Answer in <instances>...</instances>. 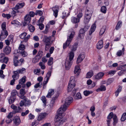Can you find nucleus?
Instances as JSON below:
<instances>
[{"label": "nucleus", "mask_w": 126, "mask_h": 126, "mask_svg": "<svg viewBox=\"0 0 126 126\" xmlns=\"http://www.w3.org/2000/svg\"><path fill=\"white\" fill-rule=\"evenodd\" d=\"M13 73L14 75L12 76V78L16 79H18L19 77L18 74L19 73L18 71L17 70L16 71H14Z\"/></svg>", "instance_id": "nucleus-21"}, {"label": "nucleus", "mask_w": 126, "mask_h": 126, "mask_svg": "<svg viewBox=\"0 0 126 126\" xmlns=\"http://www.w3.org/2000/svg\"><path fill=\"white\" fill-rule=\"evenodd\" d=\"M85 56L84 53H82L80 54L78 57L76 61V63L78 64L81 63L84 58Z\"/></svg>", "instance_id": "nucleus-10"}, {"label": "nucleus", "mask_w": 126, "mask_h": 126, "mask_svg": "<svg viewBox=\"0 0 126 126\" xmlns=\"http://www.w3.org/2000/svg\"><path fill=\"white\" fill-rule=\"evenodd\" d=\"M107 8L105 6H102L101 8V11L103 13H106Z\"/></svg>", "instance_id": "nucleus-44"}, {"label": "nucleus", "mask_w": 126, "mask_h": 126, "mask_svg": "<svg viewBox=\"0 0 126 126\" xmlns=\"http://www.w3.org/2000/svg\"><path fill=\"white\" fill-rule=\"evenodd\" d=\"M25 48V47L23 44H20L19 47V49L20 50H23Z\"/></svg>", "instance_id": "nucleus-59"}, {"label": "nucleus", "mask_w": 126, "mask_h": 126, "mask_svg": "<svg viewBox=\"0 0 126 126\" xmlns=\"http://www.w3.org/2000/svg\"><path fill=\"white\" fill-rule=\"evenodd\" d=\"M77 43H75L74 45L72 46L71 50L72 51L71 52H72L73 51H75L77 49Z\"/></svg>", "instance_id": "nucleus-40"}, {"label": "nucleus", "mask_w": 126, "mask_h": 126, "mask_svg": "<svg viewBox=\"0 0 126 126\" xmlns=\"http://www.w3.org/2000/svg\"><path fill=\"white\" fill-rule=\"evenodd\" d=\"M41 85L42 83L41 82H39L37 83L34 86V87L35 88H37L38 87L41 88L42 87Z\"/></svg>", "instance_id": "nucleus-53"}, {"label": "nucleus", "mask_w": 126, "mask_h": 126, "mask_svg": "<svg viewBox=\"0 0 126 126\" xmlns=\"http://www.w3.org/2000/svg\"><path fill=\"white\" fill-rule=\"evenodd\" d=\"M40 59L37 56H36L32 59V62L34 63H35L38 62Z\"/></svg>", "instance_id": "nucleus-33"}, {"label": "nucleus", "mask_w": 126, "mask_h": 126, "mask_svg": "<svg viewBox=\"0 0 126 126\" xmlns=\"http://www.w3.org/2000/svg\"><path fill=\"white\" fill-rule=\"evenodd\" d=\"M74 98L76 99H81L82 98V97L80 93H77L76 95L75 96Z\"/></svg>", "instance_id": "nucleus-42"}, {"label": "nucleus", "mask_w": 126, "mask_h": 126, "mask_svg": "<svg viewBox=\"0 0 126 126\" xmlns=\"http://www.w3.org/2000/svg\"><path fill=\"white\" fill-rule=\"evenodd\" d=\"M11 51V48L9 46H6L3 49V52L6 54H9Z\"/></svg>", "instance_id": "nucleus-20"}, {"label": "nucleus", "mask_w": 126, "mask_h": 126, "mask_svg": "<svg viewBox=\"0 0 126 126\" xmlns=\"http://www.w3.org/2000/svg\"><path fill=\"white\" fill-rule=\"evenodd\" d=\"M24 5V3L22 2L17 4L15 6V8L16 10H18L22 8Z\"/></svg>", "instance_id": "nucleus-26"}, {"label": "nucleus", "mask_w": 126, "mask_h": 126, "mask_svg": "<svg viewBox=\"0 0 126 126\" xmlns=\"http://www.w3.org/2000/svg\"><path fill=\"white\" fill-rule=\"evenodd\" d=\"M9 60L8 58V57H5L2 60V63H7Z\"/></svg>", "instance_id": "nucleus-56"}, {"label": "nucleus", "mask_w": 126, "mask_h": 126, "mask_svg": "<svg viewBox=\"0 0 126 126\" xmlns=\"http://www.w3.org/2000/svg\"><path fill=\"white\" fill-rule=\"evenodd\" d=\"M24 19L26 24H28L30 23L31 20V17L29 15H26Z\"/></svg>", "instance_id": "nucleus-27"}, {"label": "nucleus", "mask_w": 126, "mask_h": 126, "mask_svg": "<svg viewBox=\"0 0 126 126\" xmlns=\"http://www.w3.org/2000/svg\"><path fill=\"white\" fill-rule=\"evenodd\" d=\"M125 48L123 47L122 49V50H119L116 53V55L118 56H120L121 55L123 52L124 51Z\"/></svg>", "instance_id": "nucleus-35"}, {"label": "nucleus", "mask_w": 126, "mask_h": 126, "mask_svg": "<svg viewBox=\"0 0 126 126\" xmlns=\"http://www.w3.org/2000/svg\"><path fill=\"white\" fill-rule=\"evenodd\" d=\"M92 93V91H85L84 92V94L85 96H87L90 94H91Z\"/></svg>", "instance_id": "nucleus-55"}, {"label": "nucleus", "mask_w": 126, "mask_h": 126, "mask_svg": "<svg viewBox=\"0 0 126 126\" xmlns=\"http://www.w3.org/2000/svg\"><path fill=\"white\" fill-rule=\"evenodd\" d=\"M28 27L29 31L31 32H32L34 31L35 28L31 24H29L28 25Z\"/></svg>", "instance_id": "nucleus-34"}, {"label": "nucleus", "mask_w": 126, "mask_h": 126, "mask_svg": "<svg viewBox=\"0 0 126 126\" xmlns=\"http://www.w3.org/2000/svg\"><path fill=\"white\" fill-rule=\"evenodd\" d=\"M12 11L9 13V14H10L11 16L14 17L16 16V14L17 13H18L19 11L18 10H16L15 7H13L12 9Z\"/></svg>", "instance_id": "nucleus-17"}, {"label": "nucleus", "mask_w": 126, "mask_h": 126, "mask_svg": "<svg viewBox=\"0 0 126 126\" xmlns=\"http://www.w3.org/2000/svg\"><path fill=\"white\" fill-rule=\"evenodd\" d=\"M51 72L50 71H49L47 73L46 76L45 78H46L47 79H49L50 77L51 76Z\"/></svg>", "instance_id": "nucleus-61"}, {"label": "nucleus", "mask_w": 126, "mask_h": 126, "mask_svg": "<svg viewBox=\"0 0 126 126\" xmlns=\"http://www.w3.org/2000/svg\"><path fill=\"white\" fill-rule=\"evenodd\" d=\"M96 28V24H94L91 26V29L89 32V35L90 36V37L87 39L89 40H90L91 39L92 37L91 36V34L92 33L95 31V28Z\"/></svg>", "instance_id": "nucleus-12"}, {"label": "nucleus", "mask_w": 126, "mask_h": 126, "mask_svg": "<svg viewBox=\"0 0 126 126\" xmlns=\"http://www.w3.org/2000/svg\"><path fill=\"white\" fill-rule=\"evenodd\" d=\"M43 14L42 11L41 10H36L35 13V15H39L40 16H41Z\"/></svg>", "instance_id": "nucleus-49"}, {"label": "nucleus", "mask_w": 126, "mask_h": 126, "mask_svg": "<svg viewBox=\"0 0 126 126\" xmlns=\"http://www.w3.org/2000/svg\"><path fill=\"white\" fill-rule=\"evenodd\" d=\"M54 103L53 102H52L51 101H50L48 106V108L49 109L51 110L53 108V106L54 105Z\"/></svg>", "instance_id": "nucleus-45"}, {"label": "nucleus", "mask_w": 126, "mask_h": 126, "mask_svg": "<svg viewBox=\"0 0 126 126\" xmlns=\"http://www.w3.org/2000/svg\"><path fill=\"white\" fill-rule=\"evenodd\" d=\"M71 21L72 23L75 24L78 23L80 21L77 17H76L74 16H72L71 17Z\"/></svg>", "instance_id": "nucleus-23"}, {"label": "nucleus", "mask_w": 126, "mask_h": 126, "mask_svg": "<svg viewBox=\"0 0 126 126\" xmlns=\"http://www.w3.org/2000/svg\"><path fill=\"white\" fill-rule=\"evenodd\" d=\"M91 17H89V16L85 15V18L84 19V23L85 24H87L89 22Z\"/></svg>", "instance_id": "nucleus-28"}, {"label": "nucleus", "mask_w": 126, "mask_h": 126, "mask_svg": "<svg viewBox=\"0 0 126 126\" xmlns=\"http://www.w3.org/2000/svg\"><path fill=\"white\" fill-rule=\"evenodd\" d=\"M126 119V112L124 113L123 114L121 118V120L122 121H124Z\"/></svg>", "instance_id": "nucleus-46"}, {"label": "nucleus", "mask_w": 126, "mask_h": 126, "mask_svg": "<svg viewBox=\"0 0 126 126\" xmlns=\"http://www.w3.org/2000/svg\"><path fill=\"white\" fill-rule=\"evenodd\" d=\"M14 53L15 54L14 55V65L15 66H17L18 65H21L22 64V63L24 61V59L21 58L19 61H18V57L17 55H18L19 53L16 50L14 51Z\"/></svg>", "instance_id": "nucleus-5"}, {"label": "nucleus", "mask_w": 126, "mask_h": 126, "mask_svg": "<svg viewBox=\"0 0 126 126\" xmlns=\"http://www.w3.org/2000/svg\"><path fill=\"white\" fill-rule=\"evenodd\" d=\"M57 114L55 116V118L54 125L55 126H59L63 124L65 122L63 117L65 115V113L63 112L61 109H59L57 111Z\"/></svg>", "instance_id": "nucleus-1"}, {"label": "nucleus", "mask_w": 126, "mask_h": 126, "mask_svg": "<svg viewBox=\"0 0 126 126\" xmlns=\"http://www.w3.org/2000/svg\"><path fill=\"white\" fill-rule=\"evenodd\" d=\"M31 105V102L30 100L28 99H25L24 101L22 100L19 103L20 106L22 107L24 105L26 107H29Z\"/></svg>", "instance_id": "nucleus-8"}, {"label": "nucleus", "mask_w": 126, "mask_h": 126, "mask_svg": "<svg viewBox=\"0 0 126 126\" xmlns=\"http://www.w3.org/2000/svg\"><path fill=\"white\" fill-rule=\"evenodd\" d=\"M6 23L4 22L1 25V28L2 30L1 31H7L6 30Z\"/></svg>", "instance_id": "nucleus-48"}, {"label": "nucleus", "mask_w": 126, "mask_h": 126, "mask_svg": "<svg viewBox=\"0 0 126 126\" xmlns=\"http://www.w3.org/2000/svg\"><path fill=\"white\" fill-rule=\"evenodd\" d=\"M41 99L43 103V105L45 106H46V99L45 97V96H43L41 98Z\"/></svg>", "instance_id": "nucleus-32"}, {"label": "nucleus", "mask_w": 126, "mask_h": 126, "mask_svg": "<svg viewBox=\"0 0 126 126\" xmlns=\"http://www.w3.org/2000/svg\"><path fill=\"white\" fill-rule=\"evenodd\" d=\"M122 24V23L121 21H118L116 27V30H118L120 28Z\"/></svg>", "instance_id": "nucleus-37"}, {"label": "nucleus", "mask_w": 126, "mask_h": 126, "mask_svg": "<svg viewBox=\"0 0 126 126\" xmlns=\"http://www.w3.org/2000/svg\"><path fill=\"white\" fill-rule=\"evenodd\" d=\"M97 49H100L103 47V42L102 40H100L97 43Z\"/></svg>", "instance_id": "nucleus-22"}, {"label": "nucleus", "mask_w": 126, "mask_h": 126, "mask_svg": "<svg viewBox=\"0 0 126 126\" xmlns=\"http://www.w3.org/2000/svg\"><path fill=\"white\" fill-rule=\"evenodd\" d=\"M104 74V73L102 72H100L97 74L94 75L93 76V78L95 79L99 80L102 78Z\"/></svg>", "instance_id": "nucleus-13"}, {"label": "nucleus", "mask_w": 126, "mask_h": 126, "mask_svg": "<svg viewBox=\"0 0 126 126\" xmlns=\"http://www.w3.org/2000/svg\"><path fill=\"white\" fill-rule=\"evenodd\" d=\"M20 53L21 54L22 56L23 57H25L27 56L28 55V53H27L24 51H21L20 52Z\"/></svg>", "instance_id": "nucleus-58"}, {"label": "nucleus", "mask_w": 126, "mask_h": 126, "mask_svg": "<svg viewBox=\"0 0 126 126\" xmlns=\"http://www.w3.org/2000/svg\"><path fill=\"white\" fill-rule=\"evenodd\" d=\"M39 65L40 66L41 69H45L46 66L45 65V63L42 62H40L39 63Z\"/></svg>", "instance_id": "nucleus-39"}, {"label": "nucleus", "mask_w": 126, "mask_h": 126, "mask_svg": "<svg viewBox=\"0 0 126 126\" xmlns=\"http://www.w3.org/2000/svg\"><path fill=\"white\" fill-rule=\"evenodd\" d=\"M106 29V27L105 26H103L99 32V34L100 35L103 34L104 33Z\"/></svg>", "instance_id": "nucleus-31"}, {"label": "nucleus", "mask_w": 126, "mask_h": 126, "mask_svg": "<svg viewBox=\"0 0 126 126\" xmlns=\"http://www.w3.org/2000/svg\"><path fill=\"white\" fill-rule=\"evenodd\" d=\"M17 94V92L16 90H13L11 94V95L10 96L11 97H15L16 95Z\"/></svg>", "instance_id": "nucleus-36"}, {"label": "nucleus", "mask_w": 126, "mask_h": 126, "mask_svg": "<svg viewBox=\"0 0 126 126\" xmlns=\"http://www.w3.org/2000/svg\"><path fill=\"white\" fill-rule=\"evenodd\" d=\"M59 7L58 6L56 5L52 8V11L53 12V15L55 17H56L58 16Z\"/></svg>", "instance_id": "nucleus-14"}, {"label": "nucleus", "mask_w": 126, "mask_h": 126, "mask_svg": "<svg viewBox=\"0 0 126 126\" xmlns=\"http://www.w3.org/2000/svg\"><path fill=\"white\" fill-rule=\"evenodd\" d=\"M54 93V90L53 89H50L49 90L48 93L46 97L47 98H50L51 96L53 95Z\"/></svg>", "instance_id": "nucleus-24"}, {"label": "nucleus", "mask_w": 126, "mask_h": 126, "mask_svg": "<svg viewBox=\"0 0 126 126\" xmlns=\"http://www.w3.org/2000/svg\"><path fill=\"white\" fill-rule=\"evenodd\" d=\"M13 36L12 35H11L9 36L8 40L10 42H12L13 41Z\"/></svg>", "instance_id": "nucleus-54"}, {"label": "nucleus", "mask_w": 126, "mask_h": 126, "mask_svg": "<svg viewBox=\"0 0 126 126\" xmlns=\"http://www.w3.org/2000/svg\"><path fill=\"white\" fill-rule=\"evenodd\" d=\"M16 98V97H10V98L8 99L9 103L10 104H11L13 103L15 101Z\"/></svg>", "instance_id": "nucleus-38"}, {"label": "nucleus", "mask_w": 126, "mask_h": 126, "mask_svg": "<svg viewBox=\"0 0 126 126\" xmlns=\"http://www.w3.org/2000/svg\"><path fill=\"white\" fill-rule=\"evenodd\" d=\"M93 12V10L87 9L85 11V15L89 16V17H91Z\"/></svg>", "instance_id": "nucleus-19"}, {"label": "nucleus", "mask_w": 126, "mask_h": 126, "mask_svg": "<svg viewBox=\"0 0 126 126\" xmlns=\"http://www.w3.org/2000/svg\"><path fill=\"white\" fill-rule=\"evenodd\" d=\"M69 58H67L65 62V66L66 69L68 70L70 68L72 63V61L74 57V53L70 52L68 54Z\"/></svg>", "instance_id": "nucleus-3"}, {"label": "nucleus", "mask_w": 126, "mask_h": 126, "mask_svg": "<svg viewBox=\"0 0 126 126\" xmlns=\"http://www.w3.org/2000/svg\"><path fill=\"white\" fill-rule=\"evenodd\" d=\"M122 87L120 86H119L118 88L115 92V95L116 96H118L119 94L122 90Z\"/></svg>", "instance_id": "nucleus-30"}, {"label": "nucleus", "mask_w": 126, "mask_h": 126, "mask_svg": "<svg viewBox=\"0 0 126 126\" xmlns=\"http://www.w3.org/2000/svg\"><path fill=\"white\" fill-rule=\"evenodd\" d=\"M113 124L114 125H115L117 123L118 121L117 116L115 115H114L113 118Z\"/></svg>", "instance_id": "nucleus-41"}, {"label": "nucleus", "mask_w": 126, "mask_h": 126, "mask_svg": "<svg viewBox=\"0 0 126 126\" xmlns=\"http://www.w3.org/2000/svg\"><path fill=\"white\" fill-rule=\"evenodd\" d=\"M44 17L43 16H42L41 17L38 21V23H42L43 22L44 20Z\"/></svg>", "instance_id": "nucleus-60"}, {"label": "nucleus", "mask_w": 126, "mask_h": 126, "mask_svg": "<svg viewBox=\"0 0 126 126\" xmlns=\"http://www.w3.org/2000/svg\"><path fill=\"white\" fill-rule=\"evenodd\" d=\"M29 112V110H27L25 111L24 112H22L21 113V115L24 116H26L27 114H28Z\"/></svg>", "instance_id": "nucleus-63"}, {"label": "nucleus", "mask_w": 126, "mask_h": 126, "mask_svg": "<svg viewBox=\"0 0 126 126\" xmlns=\"http://www.w3.org/2000/svg\"><path fill=\"white\" fill-rule=\"evenodd\" d=\"M106 87L104 85H102L100 86L99 88L96 90V91L97 92L105 91L106 90Z\"/></svg>", "instance_id": "nucleus-25"}, {"label": "nucleus", "mask_w": 126, "mask_h": 126, "mask_svg": "<svg viewBox=\"0 0 126 126\" xmlns=\"http://www.w3.org/2000/svg\"><path fill=\"white\" fill-rule=\"evenodd\" d=\"M75 86V78L74 76L71 77L68 87V92L72 91L73 88Z\"/></svg>", "instance_id": "nucleus-6"}, {"label": "nucleus", "mask_w": 126, "mask_h": 126, "mask_svg": "<svg viewBox=\"0 0 126 126\" xmlns=\"http://www.w3.org/2000/svg\"><path fill=\"white\" fill-rule=\"evenodd\" d=\"M8 35V33L7 31H1V33L0 35V40L1 41H3Z\"/></svg>", "instance_id": "nucleus-11"}, {"label": "nucleus", "mask_w": 126, "mask_h": 126, "mask_svg": "<svg viewBox=\"0 0 126 126\" xmlns=\"http://www.w3.org/2000/svg\"><path fill=\"white\" fill-rule=\"evenodd\" d=\"M54 39V37L52 36L47 37L45 36L43 38V41L45 44L52 45Z\"/></svg>", "instance_id": "nucleus-7"}, {"label": "nucleus", "mask_w": 126, "mask_h": 126, "mask_svg": "<svg viewBox=\"0 0 126 126\" xmlns=\"http://www.w3.org/2000/svg\"><path fill=\"white\" fill-rule=\"evenodd\" d=\"M114 115L113 114V113L111 112L108 115L107 117V119H111L112 117H113Z\"/></svg>", "instance_id": "nucleus-57"}, {"label": "nucleus", "mask_w": 126, "mask_h": 126, "mask_svg": "<svg viewBox=\"0 0 126 126\" xmlns=\"http://www.w3.org/2000/svg\"><path fill=\"white\" fill-rule=\"evenodd\" d=\"M43 54V52L42 51H39L36 56L41 59L42 57Z\"/></svg>", "instance_id": "nucleus-47"}, {"label": "nucleus", "mask_w": 126, "mask_h": 126, "mask_svg": "<svg viewBox=\"0 0 126 126\" xmlns=\"http://www.w3.org/2000/svg\"><path fill=\"white\" fill-rule=\"evenodd\" d=\"M45 50L46 51H47L48 50L50 47L52 45L50 44H45Z\"/></svg>", "instance_id": "nucleus-51"}, {"label": "nucleus", "mask_w": 126, "mask_h": 126, "mask_svg": "<svg viewBox=\"0 0 126 126\" xmlns=\"http://www.w3.org/2000/svg\"><path fill=\"white\" fill-rule=\"evenodd\" d=\"M2 16L5 17L7 18L8 19H9L11 17V16L10 14H5L3 13L2 14Z\"/></svg>", "instance_id": "nucleus-50"}, {"label": "nucleus", "mask_w": 126, "mask_h": 126, "mask_svg": "<svg viewBox=\"0 0 126 126\" xmlns=\"http://www.w3.org/2000/svg\"><path fill=\"white\" fill-rule=\"evenodd\" d=\"M13 121L14 124L16 126L18 125L21 122L20 118L18 116H15L13 120Z\"/></svg>", "instance_id": "nucleus-15"}, {"label": "nucleus", "mask_w": 126, "mask_h": 126, "mask_svg": "<svg viewBox=\"0 0 126 126\" xmlns=\"http://www.w3.org/2000/svg\"><path fill=\"white\" fill-rule=\"evenodd\" d=\"M53 59L52 57H50L48 60L47 62L48 65H51L53 63Z\"/></svg>", "instance_id": "nucleus-43"}, {"label": "nucleus", "mask_w": 126, "mask_h": 126, "mask_svg": "<svg viewBox=\"0 0 126 126\" xmlns=\"http://www.w3.org/2000/svg\"><path fill=\"white\" fill-rule=\"evenodd\" d=\"M19 73L23 74L25 71L26 69L24 68H23L21 69L17 70Z\"/></svg>", "instance_id": "nucleus-52"}, {"label": "nucleus", "mask_w": 126, "mask_h": 126, "mask_svg": "<svg viewBox=\"0 0 126 126\" xmlns=\"http://www.w3.org/2000/svg\"><path fill=\"white\" fill-rule=\"evenodd\" d=\"M73 101V99L72 97H69L67 98L65 100L64 104L62 105L59 109H61V110L63 112L65 111L68 107L72 102Z\"/></svg>", "instance_id": "nucleus-4"}, {"label": "nucleus", "mask_w": 126, "mask_h": 126, "mask_svg": "<svg viewBox=\"0 0 126 126\" xmlns=\"http://www.w3.org/2000/svg\"><path fill=\"white\" fill-rule=\"evenodd\" d=\"M75 33V32L73 29L70 30L69 32V35L68 36L67 40L63 44V48L64 49L66 48L67 46L69 45L73 39Z\"/></svg>", "instance_id": "nucleus-2"}, {"label": "nucleus", "mask_w": 126, "mask_h": 126, "mask_svg": "<svg viewBox=\"0 0 126 126\" xmlns=\"http://www.w3.org/2000/svg\"><path fill=\"white\" fill-rule=\"evenodd\" d=\"M27 34V33H26L24 32L22 33L19 35V37L20 38L22 39H24V41L23 42H27L30 38V35L29 34L26 37H25Z\"/></svg>", "instance_id": "nucleus-9"}, {"label": "nucleus", "mask_w": 126, "mask_h": 126, "mask_svg": "<svg viewBox=\"0 0 126 126\" xmlns=\"http://www.w3.org/2000/svg\"><path fill=\"white\" fill-rule=\"evenodd\" d=\"M94 73L92 71L88 72L86 75V78H91L93 75Z\"/></svg>", "instance_id": "nucleus-29"}, {"label": "nucleus", "mask_w": 126, "mask_h": 126, "mask_svg": "<svg viewBox=\"0 0 126 126\" xmlns=\"http://www.w3.org/2000/svg\"><path fill=\"white\" fill-rule=\"evenodd\" d=\"M81 69L79 67V66L77 65L75 66V70L74 73L75 74L78 75H79Z\"/></svg>", "instance_id": "nucleus-18"}, {"label": "nucleus", "mask_w": 126, "mask_h": 126, "mask_svg": "<svg viewBox=\"0 0 126 126\" xmlns=\"http://www.w3.org/2000/svg\"><path fill=\"white\" fill-rule=\"evenodd\" d=\"M26 77L24 76L21 79L19 80V84L22 85V87L23 88L25 87L26 85L24 83L26 81Z\"/></svg>", "instance_id": "nucleus-16"}, {"label": "nucleus", "mask_w": 126, "mask_h": 126, "mask_svg": "<svg viewBox=\"0 0 126 126\" xmlns=\"http://www.w3.org/2000/svg\"><path fill=\"white\" fill-rule=\"evenodd\" d=\"M37 25L39 26V28L41 30H42L44 28V25L42 23H38Z\"/></svg>", "instance_id": "nucleus-62"}, {"label": "nucleus", "mask_w": 126, "mask_h": 126, "mask_svg": "<svg viewBox=\"0 0 126 126\" xmlns=\"http://www.w3.org/2000/svg\"><path fill=\"white\" fill-rule=\"evenodd\" d=\"M11 23L12 24H19L20 23L16 20H15L11 22Z\"/></svg>", "instance_id": "nucleus-64"}]
</instances>
